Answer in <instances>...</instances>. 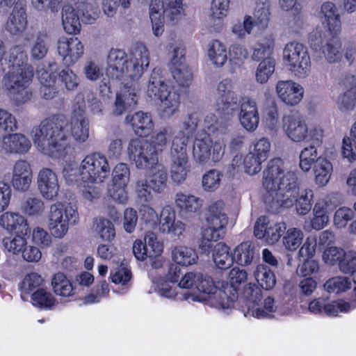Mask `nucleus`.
<instances>
[{
  "label": "nucleus",
  "mask_w": 356,
  "mask_h": 356,
  "mask_svg": "<svg viewBox=\"0 0 356 356\" xmlns=\"http://www.w3.org/2000/svg\"><path fill=\"white\" fill-rule=\"evenodd\" d=\"M262 187L265 191L264 203L273 213L279 212L282 208H290L294 202L299 215H306L312 209L313 191L305 189L298 195V177L286 169L280 158L268 162L263 172Z\"/></svg>",
  "instance_id": "f257e3e1"
},
{
  "label": "nucleus",
  "mask_w": 356,
  "mask_h": 356,
  "mask_svg": "<svg viewBox=\"0 0 356 356\" xmlns=\"http://www.w3.org/2000/svg\"><path fill=\"white\" fill-rule=\"evenodd\" d=\"M68 124L64 115H54L34 127L31 137L38 151L53 159L62 157L68 145Z\"/></svg>",
  "instance_id": "f03ea898"
},
{
  "label": "nucleus",
  "mask_w": 356,
  "mask_h": 356,
  "mask_svg": "<svg viewBox=\"0 0 356 356\" xmlns=\"http://www.w3.org/2000/svg\"><path fill=\"white\" fill-rule=\"evenodd\" d=\"M204 124L209 134L204 133L197 136L193 148V155L195 160L202 165L207 163L211 158L212 139L210 134L214 137H218L226 135L228 131L227 122L223 118H217L213 113L206 116Z\"/></svg>",
  "instance_id": "7ed1b4c3"
},
{
  "label": "nucleus",
  "mask_w": 356,
  "mask_h": 356,
  "mask_svg": "<svg viewBox=\"0 0 356 356\" xmlns=\"http://www.w3.org/2000/svg\"><path fill=\"white\" fill-rule=\"evenodd\" d=\"M183 15L182 0H151L149 17L156 36L163 33L165 19L173 24L181 19Z\"/></svg>",
  "instance_id": "20e7f679"
},
{
  "label": "nucleus",
  "mask_w": 356,
  "mask_h": 356,
  "mask_svg": "<svg viewBox=\"0 0 356 356\" xmlns=\"http://www.w3.org/2000/svg\"><path fill=\"white\" fill-rule=\"evenodd\" d=\"M33 74V69L26 68L8 70L4 76L3 85L17 104H24L31 99L32 92L29 86Z\"/></svg>",
  "instance_id": "39448f33"
},
{
  "label": "nucleus",
  "mask_w": 356,
  "mask_h": 356,
  "mask_svg": "<svg viewBox=\"0 0 356 356\" xmlns=\"http://www.w3.org/2000/svg\"><path fill=\"white\" fill-rule=\"evenodd\" d=\"M170 137L168 128H163L156 132L150 140H142L135 145V153L137 152V159L135 164L138 168H145L147 163H154L157 161L156 155L163 152Z\"/></svg>",
  "instance_id": "423d86ee"
},
{
  "label": "nucleus",
  "mask_w": 356,
  "mask_h": 356,
  "mask_svg": "<svg viewBox=\"0 0 356 356\" xmlns=\"http://www.w3.org/2000/svg\"><path fill=\"white\" fill-rule=\"evenodd\" d=\"M110 175L106 158L98 153L88 155L81 161L76 181L80 184L102 183ZM83 187H86L83 185Z\"/></svg>",
  "instance_id": "0eeeda50"
},
{
  "label": "nucleus",
  "mask_w": 356,
  "mask_h": 356,
  "mask_svg": "<svg viewBox=\"0 0 356 356\" xmlns=\"http://www.w3.org/2000/svg\"><path fill=\"white\" fill-rule=\"evenodd\" d=\"M79 220L76 209L60 202H56L50 207L49 214V229L55 238H61L68 232L70 225H75Z\"/></svg>",
  "instance_id": "6e6552de"
},
{
  "label": "nucleus",
  "mask_w": 356,
  "mask_h": 356,
  "mask_svg": "<svg viewBox=\"0 0 356 356\" xmlns=\"http://www.w3.org/2000/svg\"><path fill=\"white\" fill-rule=\"evenodd\" d=\"M283 59L295 74L301 77L309 74L311 59L308 49L303 44L298 42L287 43L283 50Z\"/></svg>",
  "instance_id": "1a4fd4ad"
},
{
  "label": "nucleus",
  "mask_w": 356,
  "mask_h": 356,
  "mask_svg": "<svg viewBox=\"0 0 356 356\" xmlns=\"http://www.w3.org/2000/svg\"><path fill=\"white\" fill-rule=\"evenodd\" d=\"M186 147V137L175 136L170 148V161L171 178L177 184L183 182L189 172Z\"/></svg>",
  "instance_id": "9d476101"
},
{
  "label": "nucleus",
  "mask_w": 356,
  "mask_h": 356,
  "mask_svg": "<svg viewBox=\"0 0 356 356\" xmlns=\"http://www.w3.org/2000/svg\"><path fill=\"white\" fill-rule=\"evenodd\" d=\"M338 35L316 31L312 33L309 36L310 44L316 50L319 48L329 63H336L341 58L340 52L341 44Z\"/></svg>",
  "instance_id": "9b49d317"
},
{
  "label": "nucleus",
  "mask_w": 356,
  "mask_h": 356,
  "mask_svg": "<svg viewBox=\"0 0 356 356\" xmlns=\"http://www.w3.org/2000/svg\"><path fill=\"white\" fill-rule=\"evenodd\" d=\"M216 109L223 115H232L239 105V97L233 91L232 80L225 79L217 86Z\"/></svg>",
  "instance_id": "f8f14e48"
},
{
  "label": "nucleus",
  "mask_w": 356,
  "mask_h": 356,
  "mask_svg": "<svg viewBox=\"0 0 356 356\" xmlns=\"http://www.w3.org/2000/svg\"><path fill=\"white\" fill-rule=\"evenodd\" d=\"M106 75L112 79H120L134 68L131 59H128L126 53L121 49H112L107 58Z\"/></svg>",
  "instance_id": "ddd939ff"
},
{
  "label": "nucleus",
  "mask_w": 356,
  "mask_h": 356,
  "mask_svg": "<svg viewBox=\"0 0 356 356\" xmlns=\"http://www.w3.org/2000/svg\"><path fill=\"white\" fill-rule=\"evenodd\" d=\"M282 122L284 131L292 141L301 143L308 139L309 128L302 116L298 114L285 115Z\"/></svg>",
  "instance_id": "4468645a"
},
{
  "label": "nucleus",
  "mask_w": 356,
  "mask_h": 356,
  "mask_svg": "<svg viewBox=\"0 0 356 356\" xmlns=\"http://www.w3.org/2000/svg\"><path fill=\"white\" fill-rule=\"evenodd\" d=\"M57 49L63 63L67 66L76 63L84 53L83 45L77 38L60 39Z\"/></svg>",
  "instance_id": "2eb2a0df"
},
{
  "label": "nucleus",
  "mask_w": 356,
  "mask_h": 356,
  "mask_svg": "<svg viewBox=\"0 0 356 356\" xmlns=\"http://www.w3.org/2000/svg\"><path fill=\"white\" fill-rule=\"evenodd\" d=\"M275 92L279 99L288 106H296L302 99L304 89L299 83L291 80L278 81Z\"/></svg>",
  "instance_id": "dca6fc26"
},
{
  "label": "nucleus",
  "mask_w": 356,
  "mask_h": 356,
  "mask_svg": "<svg viewBox=\"0 0 356 356\" xmlns=\"http://www.w3.org/2000/svg\"><path fill=\"white\" fill-rule=\"evenodd\" d=\"M339 202V194L332 193L316 202L313 209L314 217L311 221L313 229L321 230L326 226L329 221L328 211L332 209V205L335 206Z\"/></svg>",
  "instance_id": "f3484780"
},
{
  "label": "nucleus",
  "mask_w": 356,
  "mask_h": 356,
  "mask_svg": "<svg viewBox=\"0 0 356 356\" xmlns=\"http://www.w3.org/2000/svg\"><path fill=\"white\" fill-rule=\"evenodd\" d=\"M240 112L238 119L241 126L250 132L257 128L259 115L257 103L250 98H242L239 102Z\"/></svg>",
  "instance_id": "a211bd4d"
},
{
  "label": "nucleus",
  "mask_w": 356,
  "mask_h": 356,
  "mask_svg": "<svg viewBox=\"0 0 356 356\" xmlns=\"http://www.w3.org/2000/svg\"><path fill=\"white\" fill-rule=\"evenodd\" d=\"M25 7V0H17L15 3L6 24V31L11 35H20L26 29L27 26V16Z\"/></svg>",
  "instance_id": "6ab92c4d"
},
{
  "label": "nucleus",
  "mask_w": 356,
  "mask_h": 356,
  "mask_svg": "<svg viewBox=\"0 0 356 356\" xmlns=\"http://www.w3.org/2000/svg\"><path fill=\"white\" fill-rule=\"evenodd\" d=\"M38 188L47 200H53L59 191L58 179L56 174L49 168H42L38 175Z\"/></svg>",
  "instance_id": "aec40b11"
},
{
  "label": "nucleus",
  "mask_w": 356,
  "mask_h": 356,
  "mask_svg": "<svg viewBox=\"0 0 356 356\" xmlns=\"http://www.w3.org/2000/svg\"><path fill=\"white\" fill-rule=\"evenodd\" d=\"M208 229L224 236L223 229L228 222V217L226 213L225 206L222 201L218 200L212 202L208 209L207 218Z\"/></svg>",
  "instance_id": "412c9836"
},
{
  "label": "nucleus",
  "mask_w": 356,
  "mask_h": 356,
  "mask_svg": "<svg viewBox=\"0 0 356 356\" xmlns=\"http://www.w3.org/2000/svg\"><path fill=\"white\" fill-rule=\"evenodd\" d=\"M145 243L141 240L135 241V257L144 261L147 257H156L163 252V245L157 241L154 234L149 232L144 238Z\"/></svg>",
  "instance_id": "4be33fe9"
},
{
  "label": "nucleus",
  "mask_w": 356,
  "mask_h": 356,
  "mask_svg": "<svg viewBox=\"0 0 356 356\" xmlns=\"http://www.w3.org/2000/svg\"><path fill=\"white\" fill-rule=\"evenodd\" d=\"M0 226L8 232L26 236L31 233L27 220L19 213L7 211L0 216Z\"/></svg>",
  "instance_id": "5701e85b"
},
{
  "label": "nucleus",
  "mask_w": 356,
  "mask_h": 356,
  "mask_svg": "<svg viewBox=\"0 0 356 356\" xmlns=\"http://www.w3.org/2000/svg\"><path fill=\"white\" fill-rule=\"evenodd\" d=\"M32 181L31 165L25 160L17 161L13 168L12 184L13 187L21 191L29 189Z\"/></svg>",
  "instance_id": "b1692460"
},
{
  "label": "nucleus",
  "mask_w": 356,
  "mask_h": 356,
  "mask_svg": "<svg viewBox=\"0 0 356 356\" xmlns=\"http://www.w3.org/2000/svg\"><path fill=\"white\" fill-rule=\"evenodd\" d=\"M31 147L30 140L22 134H12L0 140V147L6 153L23 154Z\"/></svg>",
  "instance_id": "393cba45"
},
{
  "label": "nucleus",
  "mask_w": 356,
  "mask_h": 356,
  "mask_svg": "<svg viewBox=\"0 0 356 356\" xmlns=\"http://www.w3.org/2000/svg\"><path fill=\"white\" fill-rule=\"evenodd\" d=\"M320 18L323 24L327 26L330 35H339L341 30L340 15L334 3L331 1L324 2L319 13Z\"/></svg>",
  "instance_id": "a878e982"
},
{
  "label": "nucleus",
  "mask_w": 356,
  "mask_h": 356,
  "mask_svg": "<svg viewBox=\"0 0 356 356\" xmlns=\"http://www.w3.org/2000/svg\"><path fill=\"white\" fill-rule=\"evenodd\" d=\"M175 211L170 207H164L160 214L159 229L164 234H172L179 236L185 230V225L179 220L175 221Z\"/></svg>",
  "instance_id": "bb28decb"
},
{
  "label": "nucleus",
  "mask_w": 356,
  "mask_h": 356,
  "mask_svg": "<svg viewBox=\"0 0 356 356\" xmlns=\"http://www.w3.org/2000/svg\"><path fill=\"white\" fill-rule=\"evenodd\" d=\"M134 104V87L132 83H124L120 92L116 95L112 114L115 116L130 112Z\"/></svg>",
  "instance_id": "cd10ccee"
},
{
  "label": "nucleus",
  "mask_w": 356,
  "mask_h": 356,
  "mask_svg": "<svg viewBox=\"0 0 356 356\" xmlns=\"http://www.w3.org/2000/svg\"><path fill=\"white\" fill-rule=\"evenodd\" d=\"M343 84L346 90L338 99V108L342 112L352 111L356 106V77L347 76Z\"/></svg>",
  "instance_id": "c85d7f7f"
},
{
  "label": "nucleus",
  "mask_w": 356,
  "mask_h": 356,
  "mask_svg": "<svg viewBox=\"0 0 356 356\" xmlns=\"http://www.w3.org/2000/svg\"><path fill=\"white\" fill-rule=\"evenodd\" d=\"M159 101L162 103L161 116L163 118H169L177 111L180 104V95L172 87H168Z\"/></svg>",
  "instance_id": "c756f323"
},
{
  "label": "nucleus",
  "mask_w": 356,
  "mask_h": 356,
  "mask_svg": "<svg viewBox=\"0 0 356 356\" xmlns=\"http://www.w3.org/2000/svg\"><path fill=\"white\" fill-rule=\"evenodd\" d=\"M4 63V65H8V70L33 69L31 65L28 64L27 54L21 45H16L10 49L8 61L6 58Z\"/></svg>",
  "instance_id": "7c9ffc66"
},
{
  "label": "nucleus",
  "mask_w": 356,
  "mask_h": 356,
  "mask_svg": "<svg viewBox=\"0 0 356 356\" xmlns=\"http://www.w3.org/2000/svg\"><path fill=\"white\" fill-rule=\"evenodd\" d=\"M150 165L151 167L148 171V178L150 186L154 191L161 192L166 186L168 179L166 170L162 164L158 163L157 161L154 163H147L145 168Z\"/></svg>",
  "instance_id": "2f4dec72"
},
{
  "label": "nucleus",
  "mask_w": 356,
  "mask_h": 356,
  "mask_svg": "<svg viewBox=\"0 0 356 356\" xmlns=\"http://www.w3.org/2000/svg\"><path fill=\"white\" fill-rule=\"evenodd\" d=\"M50 46V39L46 31H39L31 47L30 56L33 60H40L47 56Z\"/></svg>",
  "instance_id": "473e14b6"
},
{
  "label": "nucleus",
  "mask_w": 356,
  "mask_h": 356,
  "mask_svg": "<svg viewBox=\"0 0 356 356\" xmlns=\"http://www.w3.org/2000/svg\"><path fill=\"white\" fill-rule=\"evenodd\" d=\"M62 24L65 31L68 34H77L81 30L79 17L70 5H65L63 7Z\"/></svg>",
  "instance_id": "72a5a7b5"
},
{
  "label": "nucleus",
  "mask_w": 356,
  "mask_h": 356,
  "mask_svg": "<svg viewBox=\"0 0 356 356\" xmlns=\"http://www.w3.org/2000/svg\"><path fill=\"white\" fill-rule=\"evenodd\" d=\"M154 129L152 115L148 112L135 113V135L140 138L149 136Z\"/></svg>",
  "instance_id": "f704fd0d"
},
{
  "label": "nucleus",
  "mask_w": 356,
  "mask_h": 356,
  "mask_svg": "<svg viewBox=\"0 0 356 356\" xmlns=\"http://www.w3.org/2000/svg\"><path fill=\"white\" fill-rule=\"evenodd\" d=\"M332 165L326 158L319 156L314 165L315 181L319 186H325L330 181Z\"/></svg>",
  "instance_id": "c9c22d12"
},
{
  "label": "nucleus",
  "mask_w": 356,
  "mask_h": 356,
  "mask_svg": "<svg viewBox=\"0 0 356 356\" xmlns=\"http://www.w3.org/2000/svg\"><path fill=\"white\" fill-rule=\"evenodd\" d=\"M213 260L218 268L224 270L232 266L234 258V255L229 253L227 245L222 243H217L213 250Z\"/></svg>",
  "instance_id": "e433bc0d"
},
{
  "label": "nucleus",
  "mask_w": 356,
  "mask_h": 356,
  "mask_svg": "<svg viewBox=\"0 0 356 356\" xmlns=\"http://www.w3.org/2000/svg\"><path fill=\"white\" fill-rule=\"evenodd\" d=\"M254 257L255 247L251 241L243 242L234 249V260L241 266L250 265Z\"/></svg>",
  "instance_id": "4c0bfd02"
},
{
  "label": "nucleus",
  "mask_w": 356,
  "mask_h": 356,
  "mask_svg": "<svg viewBox=\"0 0 356 356\" xmlns=\"http://www.w3.org/2000/svg\"><path fill=\"white\" fill-rule=\"evenodd\" d=\"M208 56L215 66L222 67L227 60L226 47L219 40H213L209 44Z\"/></svg>",
  "instance_id": "58836bf2"
},
{
  "label": "nucleus",
  "mask_w": 356,
  "mask_h": 356,
  "mask_svg": "<svg viewBox=\"0 0 356 356\" xmlns=\"http://www.w3.org/2000/svg\"><path fill=\"white\" fill-rule=\"evenodd\" d=\"M195 286L198 291L201 293L198 300L203 302H207L210 298L209 296H211L218 289L209 276L200 273H197Z\"/></svg>",
  "instance_id": "ea45409f"
},
{
  "label": "nucleus",
  "mask_w": 356,
  "mask_h": 356,
  "mask_svg": "<svg viewBox=\"0 0 356 356\" xmlns=\"http://www.w3.org/2000/svg\"><path fill=\"white\" fill-rule=\"evenodd\" d=\"M54 292L63 297H69L74 294V289L71 282L62 273H56L51 280Z\"/></svg>",
  "instance_id": "a19ab883"
},
{
  "label": "nucleus",
  "mask_w": 356,
  "mask_h": 356,
  "mask_svg": "<svg viewBox=\"0 0 356 356\" xmlns=\"http://www.w3.org/2000/svg\"><path fill=\"white\" fill-rule=\"evenodd\" d=\"M254 277L261 288L270 290L276 284V278L274 273L265 265L257 266L254 271Z\"/></svg>",
  "instance_id": "79ce46f5"
},
{
  "label": "nucleus",
  "mask_w": 356,
  "mask_h": 356,
  "mask_svg": "<svg viewBox=\"0 0 356 356\" xmlns=\"http://www.w3.org/2000/svg\"><path fill=\"white\" fill-rule=\"evenodd\" d=\"M172 256L176 264L182 266L192 265L196 263L198 258L195 250L184 246L175 248L172 252Z\"/></svg>",
  "instance_id": "37998d69"
},
{
  "label": "nucleus",
  "mask_w": 356,
  "mask_h": 356,
  "mask_svg": "<svg viewBox=\"0 0 356 356\" xmlns=\"http://www.w3.org/2000/svg\"><path fill=\"white\" fill-rule=\"evenodd\" d=\"M168 87L162 78L154 73L151 75L148 82L147 95L152 100L159 101L163 97V94Z\"/></svg>",
  "instance_id": "c03bdc74"
},
{
  "label": "nucleus",
  "mask_w": 356,
  "mask_h": 356,
  "mask_svg": "<svg viewBox=\"0 0 356 356\" xmlns=\"http://www.w3.org/2000/svg\"><path fill=\"white\" fill-rule=\"evenodd\" d=\"M132 273L130 269L127 268L123 265L111 270L110 272V279L111 282L115 284H120L122 286L121 294L125 293L130 289L131 284L127 286L128 282H130Z\"/></svg>",
  "instance_id": "a18cd8bd"
},
{
  "label": "nucleus",
  "mask_w": 356,
  "mask_h": 356,
  "mask_svg": "<svg viewBox=\"0 0 356 356\" xmlns=\"http://www.w3.org/2000/svg\"><path fill=\"white\" fill-rule=\"evenodd\" d=\"M71 133L74 140L85 142L89 136V120L87 118H71Z\"/></svg>",
  "instance_id": "49530a36"
},
{
  "label": "nucleus",
  "mask_w": 356,
  "mask_h": 356,
  "mask_svg": "<svg viewBox=\"0 0 356 356\" xmlns=\"http://www.w3.org/2000/svg\"><path fill=\"white\" fill-rule=\"evenodd\" d=\"M222 237L223 235L218 232L206 228L203 231L202 237L198 241L200 252L206 254H209L211 250H214V246L216 244V242Z\"/></svg>",
  "instance_id": "de8ad7c7"
},
{
  "label": "nucleus",
  "mask_w": 356,
  "mask_h": 356,
  "mask_svg": "<svg viewBox=\"0 0 356 356\" xmlns=\"http://www.w3.org/2000/svg\"><path fill=\"white\" fill-rule=\"evenodd\" d=\"M175 203L181 211L190 213L197 211L201 206V200L198 197L183 193L176 195Z\"/></svg>",
  "instance_id": "09e8293b"
},
{
  "label": "nucleus",
  "mask_w": 356,
  "mask_h": 356,
  "mask_svg": "<svg viewBox=\"0 0 356 356\" xmlns=\"http://www.w3.org/2000/svg\"><path fill=\"white\" fill-rule=\"evenodd\" d=\"M136 213L135 211V223L139 219L141 224H143L147 228L152 229L156 225L159 220L158 215L149 206L143 204L138 209V215Z\"/></svg>",
  "instance_id": "8fccbe9b"
},
{
  "label": "nucleus",
  "mask_w": 356,
  "mask_h": 356,
  "mask_svg": "<svg viewBox=\"0 0 356 356\" xmlns=\"http://www.w3.org/2000/svg\"><path fill=\"white\" fill-rule=\"evenodd\" d=\"M149 53L143 43H137L135 47V76L142 75L149 66Z\"/></svg>",
  "instance_id": "3c124183"
},
{
  "label": "nucleus",
  "mask_w": 356,
  "mask_h": 356,
  "mask_svg": "<svg viewBox=\"0 0 356 356\" xmlns=\"http://www.w3.org/2000/svg\"><path fill=\"white\" fill-rule=\"evenodd\" d=\"M33 305L41 309H51L56 304L54 296L46 289H37L31 296Z\"/></svg>",
  "instance_id": "603ef678"
},
{
  "label": "nucleus",
  "mask_w": 356,
  "mask_h": 356,
  "mask_svg": "<svg viewBox=\"0 0 356 356\" xmlns=\"http://www.w3.org/2000/svg\"><path fill=\"white\" fill-rule=\"evenodd\" d=\"M275 66V62L273 58L263 60L256 70V81L261 84L266 83L274 73Z\"/></svg>",
  "instance_id": "864d4df0"
},
{
  "label": "nucleus",
  "mask_w": 356,
  "mask_h": 356,
  "mask_svg": "<svg viewBox=\"0 0 356 356\" xmlns=\"http://www.w3.org/2000/svg\"><path fill=\"white\" fill-rule=\"evenodd\" d=\"M170 70L173 79L179 87L187 88L190 86L193 81V75L188 65L171 67Z\"/></svg>",
  "instance_id": "5fc2aeb1"
},
{
  "label": "nucleus",
  "mask_w": 356,
  "mask_h": 356,
  "mask_svg": "<svg viewBox=\"0 0 356 356\" xmlns=\"http://www.w3.org/2000/svg\"><path fill=\"white\" fill-rule=\"evenodd\" d=\"M22 211L29 216H40L44 211V202L39 197H29L22 203Z\"/></svg>",
  "instance_id": "6e6d98bb"
},
{
  "label": "nucleus",
  "mask_w": 356,
  "mask_h": 356,
  "mask_svg": "<svg viewBox=\"0 0 356 356\" xmlns=\"http://www.w3.org/2000/svg\"><path fill=\"white\" fill-rule=\"evenodd\" d=\"M318 152L315 145L305 147L300 154V168L304 172H308L318 159Z\"/></svg>",
  "instance_id": "4d7b16f0"
},
{
  "label": "nucleus",
  "mask_w": 356,
  "mask_h": 356,
  "mask_svg": "<svg viewBox=\"0 0 356 356\" xmlns=\"http://www.w3.org/2000/svg\"><path fill=\"white\" fill-rule=\"evenodd\" d=\"M351 287V281L346 277H336L328 280L324 284L325 289L329 293H339L344 292Z\"/></svg>",
  "instance_id": "13d9d810"
},
{
  "label": "nucleus",
  "mask_w": 356,
  "mask_h": 356,
  "mask_svg": "<svg viewBox=\"0 0 356 356\" xmlns=\"http://www.w3.org/2000/svg\"><path fill=\"white\" fill-rule=\"evenodd\" d=\"M58 77L61 85L68 91L75 90L80 83L79 76L70 68L60 71Z\"/></svg>",
  "instance_id": "bf43d9fd"
},
{
  "label": "nucleus",
  "mask_w": 356,
  "mask_h": 356,
  "mask_svg": "<svg viewBox=\"0 0 356 356\" xmlns=\"http://www.w3.org/2000/svg\"><path fill=\"white\" fill-rule=\"evenodd\" d=\"M95 231L104 241H111L115 235L113 225L105 218H98L94 222Z\"/></svg>",
  "instance_id": "052dcab7"
},
{
  "label": "nucleus",
  "mask_w": 356,
  "mask_h": 356,
  "mask_svg": "<svg viewBox=\"0 0 356 356\" xmlns=\"http://www.w3.org/2000/svg\"><path fill=\"white\" fill-rule=\"evenodd\" d=\"M303 239L302 232L297 228L289 229L283 238L285 248L289 250H296L302 243Z\"/></svg>",
  "instance_id": "680f3d73"
},
{
  "label": "nucleus",
  "mask_w": 356,
  "mask_h": 356,
  "mask_svg": "<svg viewBox=\"0 0 356 356\" xmlns=\"http://www.w3.org/2000/svg\"><path fill=\"white\" fill-rule=\"evenodd\" d=\"M346 251L339 247L330 246L327 248L322 256L323 261L328 266H339L343 257L345 256Z\"/></svg>",
  "instance_id": "e2e57ef3"
},
{
  "label": "nucleus",
  "mask_w": 356,
  "mask_h": 356,
  "mask_svg": "<svg viewBox=\"0 0 356 356\" xmlns=\"http://www.w3.org/2000/svg\"><path fill=\"white\" fill-rule=\"evenodd\" d=\"M200 121V115L197 112H193L187 115L183 122V131H179L175 136H184L187 138V143L189 138L196 131L198 122Z\"/></svg>",
  "instance_id": "0e129e2a"
},
{
  "label": "nucleus",
  "mask_w": 356,
  "mask_h": 356,
  "mask_svg": "<svg viewBox=\"0 0 356 356\" xmlns=\"http://www.w3.org/2000/svg\"><path fill=\"white\" fill-rule=\"evenodd\" d=\"M114 187H125L129 181V170L124 163L118 164L113 170Z\"/></svg>",
  "instance_id": "69168bd1"
},
{
  "label": "nucleus",
  "mask_w": 356,
  "mask_h": 356,
  "mask_svg": "<svg viewBox=\"0 0 356 356\" xmlns=\"http://www.w3.org/2000/svg\"><path fill=\"white\" fill-rule=\"evenodd\" d=\"M207 302L213 307L218 309H229L233 305V299L228 297L226 293L220 289H217L215 293L209 296Z\"/></svg>",
  "instance_id": "338daca9"
},
{
  "label": "nucleus",
  "mask_w": 356,
  "mask_h": 356,
  "mask_svg": "<svg viewBox=\"0 0 356 356\" xmlns=\"http://www.w3.org/2000/svg\"><path fill=\"white\" fill-rule=\"evenodd\" d=\"M2 244L3 247L9 252L14 254H22V252L26 244V239L17 234L13 238L7 237L3 239Z\"/></svg>",
  "instance_id": "774afa93"
}]
</instances>
